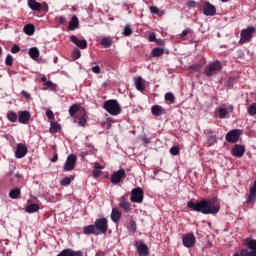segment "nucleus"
Returning a JSON list of instances; mask_svg holds the SVG:
<instances>
[{"label": "nucleus", "mask_w": 256, "mask_h": 256, "mask_svg": "<svg viewBox=\"0 0 256 256\" xmlns=\"http://www.w3.org/2000/svg\"><path fill=\"white\" fill-rule=\"evenodd\" d=\"M189 209L202 213L203 215H215L221 211V204L217 201V198L209 200H201L200 202L194 203L188 202Z\"/></svg>", "instance_id": "1"}, {"label": "nucleus", "mask_w": 256, "mask_h": 256, "mask_svg": "<svg viewBox=\"0 0 256 256\" xmlns=\"http://www.w3.org/2000/svg\"><path fill=\"white\" fill-rule=\"evenodd\" d=\"M109 229L106 218H98L92 225L84 227V235H103Z\"/></svg>", "instance_id": "2"}, {"label": "nucleus", "mask_w": 256, "mask_h": 256, "mask_svg": "<svg viewBox=\"0 0 256 256\" xmlns=\"http://www.w3.org/2000/svg\"><path fill=\"white\" fill-rule=\"evenodd\" d=\"M104 109L109 113L110 115H113L114 117L117 115H121V104L115 99L107 100L104 102Z\"/></svg>", "instance_id": "3"}, {"label": "nucleus", "mask_w": 256, "mask_h": 256, "mask_svg": "<svg viewBox=\"0 0 256 256\" xmlns=\"http://www.w3.org/2000/svg\"><path fill=\"white\" fill-rule=\"evenodd\" d=\"M244 245L247 247V249H242L239 253H235L233 256H256V240L246 238L244 240Z\"/></svg>", "instance_id": "4"}, {"label": "nucleus", "mask_w": 256, "mask_h": 256, "mask_svg": "<svg viewBox=\"0 0 256 256\" xmlns=\"http://www.w3.org/2000/svg\"><path fill=\"white\" fill-rule=\"evenodd\" d=\"M223 69L220 61L211 62L205 67V75L207 77H213V75H217Z\"/></svg>", "instance_id": "5"}, {"label": "nucleus", "mask_w": 256, "mask_h": 256, "mask_svg": "<svg viewBox=\"0 0 256 256\" xmlns=\"http://www.w3.org/2000/svg\"><path fill=\"white\" fill-rule=\"evenodd\" d=\"M256 32L255 26H248L240 33V43H249L253 39V34Z\"/></svg>", "instance_id": "6"}, {"label": "nucleus", "mask_w": 256, "mask_h": 256, "mask_svg": "<svg viewBox=\"0 0 256 256\" xmlns=\"http://www.w3.org/2000/svg\"><path fill=\"white\" fill-rule=\"evenodd\" d=\"M195 243H197V238H195V234L193 233L185 234L182 237V244L184 247H186V249L195 247Z\"/></svg>", "instance_id": "7"}, {"label": "nucleus", "mask_w": 256, "mask_h": 256, "mask_svg": "<svg viewBox=\"0 0 256 256\" xmlns=\"http://www.w3.org/2000/svg\"><path fill=\"white\" fill-rule=\"evenodd\" d=\"M28 7H30L32 11H49L47 3H39L37 0H28Z\"/></svg>", "instance_id": "8"}, {"label": "nucleus", "mask_w": 256, "mask_h": 256, "mask_svg": "<svg viewBox=\"0 0 256 256\" xmlns=\"http://www.w3.org/2000/svg\"><path fill=\"white\" fill-rule=\"evenodd\" d=\"M75 165H77V156L71 154L67 157L66 162L64 163V171H73Z\"/></svg>", "instance_id": "9"}, {"label": "nucleus", "mask_w": 256, "mask_h": 256, "mask_svg": "<svg viewBox=\"0 0 256 256\" xmlns=\"http://www.w3.org/2000/svg\"><path fill=\"white\" fill-rule=\"evenodd\" d=\"M125 177H127V173L125 172V169L121 168L111 175V183L117 185V183H121V179H125Z\"/></svg>", "instance_id": "10"}, {"label": "nucleus", "mask_w": 256, "mask_h": 256, "mask_svg": "<svg viewBox=\"0 0 256 256\" xmlns=\"http://www.w3.org/2000/svg\"><path fill=\"white\" fill-rule=\"evenodd\" d=\"M203 13L206 17H214V15H217V8L209 2H205L203 6Z\"/></svg>", "instance_id": "11"}, {"label": "nucleus", "mask_w": 256, "mask_h": 256, "mask_svg": "<svg viewBox=\"0 0 256 256\" xmlns=\"http://www.w3.org/2000/svg\"><path fill=\"white\" fill-rule=\"evenodd\" d=\"M239 137H241V130H231L226 134V141H228V143H237Z\"/></svg>", "instance_id": "12"}, {"label": "nucleus", "mask_w": 256, "mask_h": 256, "mask_svg": "<svg viewBox=\"0 0 256 256\" xmlns=\"http://www.w3.org/2000/svg\"><path fill=\"white\" fill-rule=\"evenodd\" d=\"M130 201H132V203H143V189H133Z\"/></svg>", "instance_id": "13"}, {"label": "nucleus", "mask_w": 256, "mask_h": 256, "mask_svg": "<svg viewBox=\"0 0 256 256\" xmlns=\"http://www.w3.org/2000/svg\"><path fill=\"white\" fill-rule=\"evenodd\" d=\"M27 152H28L27 146H25L22 143L17 144L16 151H15L16 159H23V157L27 155Z\"/></svg>", "instance_id": "14"}, {"label": "nucleus", "mask_w": 256, "mask_h": 256, "mask_svg": "<svg viewBox=\"0 0 256 256\" xmlns=\"http://www.w3.org/2000/svg\"><path fill=\"white\" fill-rule=\"evenodd\" d=\"M30 119H31V113H29V111L24 110V111L19 112L18 121L22 125H27L29 123Z\"/></svg>", "instance_id": "15"}, {"label": "nucleus", "mask_w": 256, "mask_h": 256, "mask_svg": "<svg viewBox=\"0 0 256 256\" xmlns=\"http://www.w3.org/2000/svg\"><path fill=\"white\" fill-rule=\"evenodd\" d=\"M70 41L74 43V45H77L80 49H87V40H79L77 36L71 35L70 36Z\"/></svg>", "instance_id": "16"}, {"label": "nucleus", "mask_w": 256, "mask_h": 256, "mask_svg": "<svg viewBox=\"0 0 256 256\" xmlns=\"http://www.w3.org/2000/svg\"><path fill=\"white\" fill-rule=\"evenodd\" d=\"M231 153L234 157H241L242 155H245V146L236 144L232 148Z\"/></svg>", "instance_id": "17"}, {"label": "nucleus", "mask_w": 256, "mask_h": 256, "mask_svg": "<svg viewBox=\"0 0 256 256\" xmlns=\"http://www.w3.org/2000/svg\"><path fill=\"white\" fill-rule=\"evenodd\" d=\"M119 206L121 207V209H123V211H125V213H129L131 211V204L129 203L127 198H125V196H122L120 198Z\"/></svg>", "instance_id": "18"}, {"label": "nucleus", "mask_w": 256, "mask_h": 256, "mask_svg": "<svg viewBox=\"0 0 256 256\" xmlns=\"http://www.w3.org/2000/svg\"><path fill=\"white\" fill-rule=\"evenodd\" d=\"M151 113L155 117H161V115H165V108H162L159 105H154L151 107Z\"/></svg>", "instance_id": "19"}, {"label": "nucleus", "mask_w": 256, "mask_h": 256, "mask_svg": "<svg viewBox=\"0 0 256 256\" xmlns=\"http://www.w3.org/2000/svg\"><path fill=\"white\" fill-rule=\"evenodd\" d=\"M137 251H138L140 256L149 255V248L144 243H139L137 245Z\"/></svg>", "instance_id": "20"}, {"label": "nucleus", "mask_w": 256, "mask_h": 256, "mask_svg": "<svg viewBox=\"0 0 256 256\" xmlns=\"http://www.w3.org/2000/svg\"><path fill=\"white\" fill-rule=\"evenodd\" d=\"M77 27H79V18H77V16H73L69 22L68 29L70 31H75Z\"/></svg>", "instance_id": "21"}, {"label": "nucleus", "mask_w": 256, "mask_h": 256, "mask_svg": "<svg viewBox=\"0 0 256 256\" xmlns=\"http://www.w3.org/2000/svg\"><path fill=\"white\" fill-rule=\"evenodd\" d=\"M135 87L138 91H145V84H143V78L138 76L134 80Z\"/></svg>", "instance_id": "22"}, {"label": "nucleus", "mask_w": 256, "mask_h": 256, "mask_svg": "<svg viewBox=\"0 0 256 256\" xmlns=\"http://www.w3.org/2000/svg\"><path fill=\"white\" fill-rule=\"evenodd\" d=\"M111 219L113 223H119V221H121V212L113 208L111 212Z\"/></svg>", "instance_id": "23"}, {"label": "nucleus", "mask_w": 256, "mask_h": 256, "mask_svg": "<svg viewBox=\"0 0 256 256\" xmlns=\"http://www.w3.org/2000/svg\"><path fill=\"white\" fill-rule=\"evenodd\" d=\"M29 56L34 61H37L39 59V48H37V47L30 48L29 49Z\"/></svg>", "instance_id": "24"}, {"label": "nucleus", "mask_w": 256, "mask_h": 256, "mask_svg": "<svg viewBox=\"0 0 256 256\" xmlns=\"http://www.w3.org/2000/svg\"><path fill=\"white\" fill-rule=\"evenodd\" d=\"M256 199V181H254L253 187L250 189V194L248 196V203H253Z\"/></svg>", "instance_id": "25"}, {"label": "nucleus", "mask_w": 256, "mask_h": 256, "mask_svg": "<svg viewBox=\"0 0 256 256\" xmlns=\"http://www.w3.org/2000/svg\"><path fill=\"white\" fill-rule=\"evenodd\" d=\"M23 31L26 35H34L35 34V25L27 24L24 26Z\"/></svg>", "instance_id": "26"}, {"label": "nucleus", "mask_w": 256, "mask_h": 256, "mask_svg": "<svg viewBox=\"0 0 256 256\" xmlns=\"http://www.w3.org/2000/svg\"><path fill=\"white\" fill-rule=\"evenodd\" d=\"M19 197H21V190L19 188L10 190L9 192L10 199H19Z\"/></svg>", "instance_id": "27"}, {"label": "nucleus", "mask_w": 256, "mask_h": 256, "mask_svg": "<svg viewBox=\"0 0 256 256\" xmlns=\"http://www.w3.org/2000/svg\"><path fill=\"white\" fill-rule=\"evenodd\" d=\"M101 45L105 49H108V47H111V45H113V40L111 39V37H105L101 40Z\"/></svg>", "instance_id": "28"}, {"label": "nucleus", "mask_w": 256, "mask_h": 256, "mask_svg": "<svg viewBox=\"0 0 256 256\" xmlns=\"http://www.w3.org/2000/svg\"><path fill=\"white\" fill-rule=\"evenodd\" d=\"M6 117L8 121H10V123H17V119H19V116H17V113H15V111L9 112Z\"/></svg>", "instance_id": "29"}, {"label": "nucleus", "mask_w": 256, "mask_h": 256, "mask_svg": "<svg viewBox=\"0 0 256 256\" xmlns=\"http://www.w3.org/2000/svg\"><path fill=\"white\" fill-rule=\"evenodd\" d=\"M51 89V91H57V85L54 84L51 80H48L44 84V90Z\"/></svg>", "instance_id": "30"}, {"label": "nucleus", "mask_w": 256, "mask_h": 256, "mask_svg": "<svg viewBox=\"0 0 256 256\" xmlns=\"http://www.w3.org/2000/svg\"><path fill=\"white\" fill-rule=\"evenodd\" d=\"M39 211V204H30L26 206V213H37Z\"/></svg>", "instance_id": "31"}, {"label": "nucleus", "mask_w": 256, "mask_h": 256, "mask_svg": "<svg viewBox=\"0 0 256 256\" xmlns=\"http://www.w3.org/2000/svg\"><path fill=\"white\" fill-rule=\"evenodd\" d=\"M123 35L124 37H131V35H133V29L131 28V24H126L124 26Z\"/></svg>", "instance_id": "32"}, {"label": "nucleus", "mask_w": 256, "mask_h": 256, "mask_svg": "<svg viewBox=\"0 0 256 256\" xmlns=\"http://www.w3.org/2000/svg\"><path fill=\"white\" fill-rule=\"evenodd\" d=\"M103 167L99 164H96L93 170V177L94 179H97V177H101V170Z\"/></svg>", "instance_id": "33"}, {"label": "nucleus", "mask_w": 256, "mask_h": 256, "mask_svg": "<svg viewBox=\"0 0 256 256\" xmlns=\"http://www.w3.org/2000/svg\"><path fill=\"white\" fill-rule=\"evenodd\" d=\"M59 129H61V125H59L55 121L50 122V133H57Z\"/></svg>", "instance_id": "34"}, {"label": "nucleus", "mask_w": 256, "mask_h": 256, "mask_svg": "<svg viewBox=\"0 0 256 256\" xmlns=\"http://www.w3.org/2000/svg\"><path fill=\"white\" fill-rule=\"evenodd\" d=\"M128 231L130 233H135V231H137V222H135V220L130 219V223L128 226Z\"/></svg>", "instance_id": "35"}, {"label": "nucleus", "mask_w": 256, "mask_h": 256, "mask_svg": "<svg viewBox=\"0 0 256 256\" xmlns=\"http://www.w3.org/2000/svg\"><path fill=\"white\" fill-rule=\"evenodd\" d=\"M149 10H150V13H153L154 15H165V11L160 12L157 6H150Z\"/></svg>", "instance_id": "36"}, {"label": "nucleus", "mask_w": 256, "mask_h": 256, "mask_svg": "<svg viewBox=\"0 0 256 256\" xmlns=\"http://www.w3.org/2000/svg\"><path fill=\"white\" fill-rule=\"evenodd\" d=\"M164 53H165V50H163L162 48H154L152 50L153 57H161V55H163Z\"/></svg>", "instance_id": "37"}, {"label": "nucleus", "mask_w": 256, "mask_h": 256, "mask_svg": "<svg viewBox=\"0 0 256 256\" xmlns=\"http://www.w3.org/2000/svg\"><path fill=\"white\" fill-rule=\"evenodd\" d=\"M218 113H219L220 119H225V117L229 115V110H227V108H219Z\"/></svg>", "instance_id": "38"}, {"label": "nucleus", "mask_w": 256, "mask_h": 256, "mask_svg": "<svg viewBox=\"0 0 256 256\" xmlns=\"http://www.w3.org/2000/svg\"><path fill=\"white\" fill-rule=\"evenodd\" d=\"M79 127H85L87 125V114H84L82 117L78 120Z\"/></svg>", "instance_id": "39"}, {"label": "nucleus", "mask_w": 256, "mask_h": 256, "mask_svg": "<svg viewBox=\"0 0 256 256\" xmlns=\"http://www.w3.org/2000/svg\"><path fill=\"white\" fill-rule=\"evenodd\" d=\"M165 101H169L170 103H175V95H173V93L171 92L166 93Z\"/></svg>", "instance_id": "40"}, {"label": "nucleus", "mask_w": 256, "mask_h": 256, "mask_svg": "<svg viewBox=\"0 0 256 256\" xmlns=\"http://www.w3.org/2000/svg\"><path fill=\"white\" fill-rule=\"evenodd\" d=\"M207 143L208 145L211 147L212 145H215V143H217V136L215 135H211L208 137L207 139Z\"/></svg>", "instance_id": "41"}, {"label": "nucleus", "mask_w": 256, "mask_h": 256, "mask_svg": "<svg viewBox=\"0 0 256 256\" xmlns=\"http://www.w3.org/2000/svg\"><path fill=\"white\" fill-rule=\"evenodd\" d=\"M247 112H248L250 115H256V103H253V104H251L250 106H248Z\"/></svg>", "instance_id": "42"}, {"label": "nucleus", "mask_w": 256, "mask_h": 256, "mask_svg": "<svg viewBox=\"0 0 256 256\" xmlns=\"http://www.w3.org/2000/svg\"><path fill=\"white\" fill-rule=\"evenodd\" d=\"M77 111H79V107L77 105H72L70 108H69V114L71 117H73V115H75V113H77Z\"/></svg>", "instance_id": "43"}, {"label": "nucleus", "mask_w": 256, "mask_h": 256, "mask_svg": "<svg viewBox=\"0 0 256 256\" xmlns=\"http://www.w3.org/2000/svg\"><path fill=\"white\" fill-rule=\"evenodd\" d=\"M46 116L48 117L50 123L55 121V114H53V111L47 110L46 111Z\"/></svg>", "instance_id": "44"}, {"label": "nucleus", "mask_w": 256, "mask_h": 256, "mask_svg": "<svg viewBox=\"0 0 256 256\" xmlns=\"http://www.w3.org/2000/svg\"><path fill=\"white\" fill-rule=\"evenodd\" d=\"M60 185H62L63 187H67V185H71V178L69 177L63 178L60 181Z\"/></svg>", "instance_id": "45"}, {"label": "nucleus", "mask_w": 256, "mask_h": 256, "mask_svg": "<svg viewBox=\"0 0 256 256\" xmlns=\"http://www.w3.org/2000/svg\"><path fill=\"white\" fill-rule=\"evenodd\" d=\"M81 57V50L79 49H74V51L72 52V58L77 60Z\"/></svg>", "instance_id": "46"}, {"label": "nucleus", "mask_w": 256, "mask_h": 256, "mask_svg": "<svg viewBox=\"0 0 256 256\" xmlns=\"http://www.w3.org/2000/svg\"><path fill=\"white\" fill-rule=\"evenodd\" d=\"M6 65H13V56L11 54H8L6 59H5Z\"/></svg>", "instance_id": "47"}, {"label": "nucleus", "mask_w": 256, "mask_h": 256, "mask_svg": "<svg viewBox=\"0 0 256 256\" xmlns=\"http://www.w3.org/2000/svg\"><path fill=\"white\" fill-rule=\"evenodd\" d=\"M188 7H199V3L195 2V0H189L186 2Z\"/></svg>", "instance_id": "48"}, {"label": "nucleus", "mask_w": 256, "mask_h": 256, "mask_svg": "<svg viewBox=\"0 0 256 256\" xmlns=\"http://www.w3.org/2000/svg\"><path fill=\"white\" fill-rule=\"evenodd\" d=\"M148 41H150V43L157 41V37H156L155 33L152 32L148 35Z\"/></svg>", "instance_id": "49"}, {"label": "nucleus", "mask_w": 256, "mask_h": 256, "mask_svg": "<svg viewBox=\"0 0 256 256\" xmlns=\"http://www.w3.org/2000/svg\"><path fill=\"white\" fill-rule=\"evenodd\" d=\"M178 153H179V147L174 146L170 148V155L176 156Z\"/></svg>", "instance_id": "50"}, {"label": "nucleus", "mask_w": 256, "mask_h": 256, "mask_svg": "<svg viewBox=\"0 0 256 256\" xmlns=\"http://www.w3.org/2000/svg\"><path fill=\"white\" fill-rule=\"evenodd\" d=\"M21 51V47H19L17 44H14L11 49V53H19Z\"/></svg>", "instance_id": "51"}, {"label": "nucleus", "mask_w": 256, "mask_h": 256, "mask_svg": "<svg viewBox=\"0 0 256 256\" xmlns=\"http://www.w3.org/2000/svg\"><path fill=\"white\" fill-rule=\"evenodd\" d=\"M58 21L60 25H65V23H67V18H65V16H60Z\"/></svg>", "instance_id": "52"}, {"label": "nucleus", "mask_w": 256, "mask_h": 256, "mask_svg": "<svg viewBox=\"0 0 256 256\" xmlns=\"http://www.w3.org/2000/svg\"><path fill=\"white\" fill-rule=\"evenodd\" d=\"M189 33H191V29L187 28L182 31L181 37H187V35H189Z\"/></svg>", "instance_id": "53"}, {"label": "nucleus", "mask_w": 256, "mask_h": 256, "mask_svg": "<svg viewBox=\"0 0 256 256\" xmlns=\"http://www.w3.org/2000/svg\"><path fill=\"white\" fill-rule=\"evenodd\" d=\"M92 71H93V73L99 74V73H101V67L93 66Z\"/></svg>", "instance_id": "54"}, {"label": "nucleus", "mask_w": 256, "mask_h": 256, "mask_svg": "<svg viewBox=\"0 0 256 256\" xmlns=\"http://www.w3.org/2000/svg\"><path fill=\"white\" fill-rule=\"evenodd\" d=\"M22 95H24V97H26V99H31V94L25 90L22 91Z\"/></svg>", "instance_id": "55"}, {"label": "nucleus", "mask_w": 256, "mask_h": 256, "mask_svg": "<svg viewBox=\"0 0 256 256\" xmlns=\"http://www.w3.org/2000/svg\"><path fill=\"white\" fill-rule=\"evenodd\" d=\"M57 159H59V156L56 154L52 159L51 162L55 163V161H57Z\"/></svg>", "instance_id": "56"}, {"label": "nucleus", "mask_w": 256, "mask_h": 256, "mask_svg": "<svg viewBox=\"0 0 256 256\" xmlns=\"http://www.w3.org/2000/svg\"><path fill=\"white\" fill-rule=\"evenodd\" d=\"M41 81H43L44 83H47V77H42Z\"/></svg>", "instance_id": "57"}, {"label": "nucleus", "mask_w": 256, "mask_h": 256, "mask_svg": "<svg viewBox=\"0 0 256 256\" xmlns=\"http://www.w3.org/2000/svg\"><path fill=\"white\" fill-rule=\"evenodd\" d=\"M229 111L230 113H233V105H229Z\"/></svg>", "instance_id": "58"}, {"label": "nucleus", "mask_w": 256, "mask_h": 256, "mask_svg": "<svg viewBox=\"0 0 256 256\" xmlns=\"http://www.w3.org/2000/svg\"><path fill=\"white\" fill-rule=\"evenodd\" d=\"M222 1V3H227V1H229V0H221Z\"/></svg>", "instance_id": "59"}, {"label": "nucleus", "mask_w": 256, "mask_h": 256, "mask_svg": "<svg viewBox=\"0 0 256 256\" xmlns=\"http://www.w3.org/2000/svg\"><path fill=\"white\" fill-rule=\"evenodd\" d=\"M209 133H210V135H213V132H212V131H210Z\"/></svg>", "instance_id": "60"}, {"label": "nucleus", "mask_w": 256, "mask_h": 256, "mask_svg": "<svg viewBox=\"0 0 256 256\" xmlns=\"http://www.w3.org/2000/svg\"><path fill=\"white\" fill-rule=\"evenodd\" d=\"M159 45H163V43H159V42H157Z\"/></svg>", "instance_id": "61"}]
</instances>
